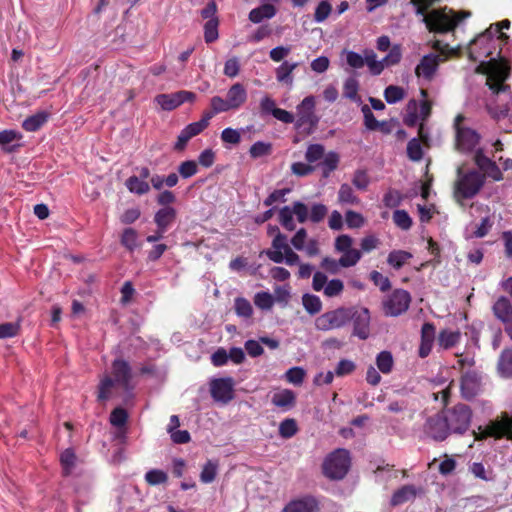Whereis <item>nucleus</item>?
<instances>
[{"label":"nucleus","mask_w":512,"mask_h":512,"mask_svg":"<svg viewBox=\"0 0 512 512\" xmlns=\"http://www.w3.org/2000/svg\"><path fill=\"white\" fill-rule=\"evenodd\" d=\"M509 77V67L501 63L490 65L488 83L492 97L486 103V109L495 120L508 118L512 121V95L505 80Z\"/></svg>","instance_id":"obj_1"},{"label":"nucleus","mask_w":512,"mask_h":512,"mask_svg":"<svg viewBox=\"0 0 512 512\" xmlns=\"http://www.w3.org/2000/svg\"><path fill=\"white\" fill-rule=\"evenodd\" d=\"M509 27L510 21L507 19L491 24L485 32L479 34L469 45V58L473 61L479 62L477 71L486 75V83H488L489 70L492 63H501L508 67L507 63L503 60L491 58L489 61H486L485 59L492 54L493 38L495 36L502 41H506L508 39V36L503 33L502 30L508 29Z\"/></svg>","instance_id":"obj_2"},{"label":"nucleus","mask_w":512,"mask_h":512,"mask_svg":"<svg viewBox=\"0 0 512 512\" xmlns=\"http://www.w3.org/2000/svg\"><path fill=\"white\" fill-rule=\"evenodd\" d=\"M131 368L126 361L117 359L112 364L111 375H104L100 380L98 398L106 400L118 394V390L129 392L131 385Z\"/></svg>","instance_id":"obj_3"},{"label":"nucleus","mask_w":512,"mask_h":512,"mask_svg":"<svg viewBox=\"0 0 512 512\" xmlns=\"http://www.w3.org/2000/svg\"><path fill=\"white\" fill-rule=\"evenodd\" d=\"M247 98L248 94L244 85L236 82L229 87L225 98L213 96L210 99L212 111L207 114H212L213 117L216 114L239 110L246 103Z\"/></svg>","instance_id":"obj_4"},{"label":"nucleus","mask_w":512,"mask_h":512,"mask_svg":"<svg viewBox=\"0 0 512 512\" xmlns=\"http://www.w3.org/2000/svg\"><path fill=\"white\" fill-rule=\"evenodd\" d=\"M484 182V174L475 170L463 172L462 169L459 168L454 192L456 200L460 202L462 199L474 197L480 191Z\"/></svg>","instance_id":"obj_5"},{"label":"nucleus","mask_w":512,"mask_h":512,"mask_svg":"<svg viewBox=\"0 0 512 512\" xmlns=\"http://www.w3.org/2000/svg\"><path fill=\"white\" fill-rule=\"evenodd\" d=\"M473 435L476 441H482L487 437L495 439L505 437L512 440V417L504 413L500 419L490 421L485 427L479 426L477 431H473Z\"/></svg>","instance_id":"obj_6"},{"label":"nucleus","mask_w":512,"mask_h":512,"mask_svg":"<svg viewBox=\"0 0 512 512\" xmlns=\"http://www.w3.org/2000/svg\"><path fill=\"white\" fill-rule=\"evenodd\" d=\"M351 464L350 454L346 449H336L323 462V473L326 477L339 480L348 472Z\"/></svg>","instance_id":"obj_7"},{"label":"nucleus","mask_w":512,"mask_h":512,"mask_svg":"<svg viewBox=\"0 0 512 512\" xmlns=\"http://www.w3.org/2000/svg\"><path fill=\"white\" fill-rule=\"evenodd\" d=\"M268 258L274 263L285 262L289 266L299 263L300 257L287 243V237L278 232L272 241V247L266 252Z\"/></svg>","instance_id":"obj_8"},{"label":"nucleus","mask_w":512,"mask_h":512,"mask_svg":"<svg viewBox=\"0 0 512 512\" xmlns=\"http://www.w3.org/2000/svg\"><path fill=\"white\" fill-rule=\"evenodd\" d=\"M443 416L451 433L463 434L470 426L472 411L465 404H457L443 412Z\"/></svg>","instance_id":"obj_9"},{"label":"nucleus","mask_w":512,"mask_h":512,"mask_svg":"<svg viewBox=\"0 0 512 512\" xmlns=\"http://www.w3.org/2000/svg\"><path fill=\"white\" fill-rule=\"evenodd\" d=\"M315 97H305L296 107V126L303 128L308 133L312 132L319 123V117L315 113Z\"/></svg>","instance_id":"obj_10"},{"label":"nucleus","mask_w":512,"mask_h":512,"mask_svg":"<svg viewBox=\"0 0 512 512\" xmlns=\"http://www.w3.org/2000/svg\"><path fill=\"white\" fill-rule=\"evenodd\" d=\"M462 121L461 115L455 119L456 149L462 153H469L478 146L481 136L476 130L464 126Z\"/></svg>","instance_id":"obj_11"},{"label":"nucleus","mask_w":512,"mask_h":512,"mask_svg":"<svg viewBox=\"0 0 512 512\" xmlns=\"http://www.w3.org/2000/svg\"><path fill=\"white\" fill-rule=\"evenodd\" d=\"M352 318L351 311L347 308H337L326 312L315 319V328L319 331L339 329L346 325Z\"/></svg>","instance_id":"obj_12"},{"label":"nucleus","mask_w":512,"mask_h":512,"mask_svg":"<svg viewBox=\"0 0 512 512\" xmlns=\"http://www.w3.org/2000/svg\"><path fill=\"white\" fill-rule=\"evenodd\" d=\"M411 302L410 294L403 289H396L382 302L386 316L396 317L406 312Z\"/></svg>","instance_id":"obj_13"},{"label":"nucleus","mask_w":512,"mask_h":512,"mask_svg":"<svg viewBox=\"0 0 512 512\" xmlns=\"http://www.w3.org/2000/svg\"><path fill=\"white\" fill-rule=\"evenodd\" d=\"M444 60L440 55L429 53L424 55L415 67V76L419 82H431L438 71L440 63Z\"/></svg>","instance_id":"obj_14"},{"label":"nucleus","mask_w":512,"mask_h":512,"mask_svg":"<svg viewBox=\"0 0 512 512\" xmlns=\"http://www.w3.org/2000/svg\"><path fill=\"white\" fill-rule=\"evenodd\" d=\"M423 432L428 438L435 441H443L451 433L443 414L429 417L423 426Z\"/></svg>","instance_id":"obj_15"},{"label":"nucleus","mask_w":512,"mask_h":512,"mask_svg":"<svg viewBox=\"0 0 512 512\" xmlns=\"http://www.w3.org/2000/svg\"><path fill=\"white\" fill-rule=\"evenodd\" d=\"M211 118L212 114L206 113L199 121L187 125L178 135L174 149L182 151L191 138L200 134L209 125Z\"/></svg>","instance_id":"obj_16"},{"label":"nucleus","mask_w":512,"mask_h":512,"mask_svg":"<svg viewBox=\"0 0 512 512\" xmlns=\"http://www.w3.org/2000/svg\"><path fill=\"white\" fill-rule=\"evenodd\" d=\"M492 310L495 317L505 325V331L512 340V303L504 296L499 297Z\"/></svg>","instance_id":"obj_17"},{"label":"nucleus","mask_w":512,"mask_h":512,"mask_svg":"<svg viewBox=\"0 0 512 512\" xmlns=\"http://www.w3.org/2000/svg\"><path fill=\"white\" fill-rule=\"evenodd\" d=\"M234 382L230 377L215 379L210 384L211 395L217 402L227 403L233 398Z\"/></svg>","instance_id":"obj_18"},{"label":"nucleus","mask_w":512,"mask_h":512,"mask_svg":"<svg viewBox=\"0 0 512 512\" xmlns=\"http://www.w3.org/2000/svg\"><path fill=\"white\" fill-rule=\"evenodd\" d=\"M481 389L480 376L474 371H468L463 374L461 379V393L466 399L475 397Z\"/></svg>","instance_id":"obj_19"},{"label":"nucleus","mask_w":512,"mask_h":512,"mask_svg":"<svg viewBox=\"0 0 512 512\" xmlns=\"http://www.w3.org/2000/svg\"><path fill=\"white\" fill-rule=\"evenodd\" d=\"M474 160L476 165L489 177L494 180L502 179V173L498 166L490 158H488L481 148L475 151Z\"/></svg>","instance_id":"obj_20"},{"label":"nucleus","mask_w":512,"mask_h":512,"mask_svg":"<svg viewBox=\"0 0 512 512\" xmlns=\"http://www.w3.org/2000/svg\"><path fill=\"white\" fill-rule=\"evenodd\" d=\"M60 464L63 475L72 476L78 473L80 460L72 448H67L60 454Z\"/></svg>","instance_id":"obj_21"},{"label":"nucleus","mask_w":512,"mask_h":512,"mask_svg":"<svg viewBox=\"0 0 512 512\" xmlns=\"http://www.w3.org/2000/svg\"><path fill=\"white\" fill-rule=\"evenodd\" d=\"M354 319V335L360 339H366L369 336L370 314L368 309L362 308L352 315Z\"/></svg>","instance_id":"obj_22"},{"label":"nucleus","mask_w":512,"mask_h":512,"mask_svg":"<svg viewBox=\"0 0 512 512\" xmlns=\"http://www.w3.org/2000/svg\"><path fill=\"white\" fill-rule=\"evenodd\" d=\"M318 505L314 498L303 497L290 501L282 509V512H317Z\"/></svg>","instance_id":"obj_23"},{"label":"nucleus","mask_w":512,"mask_h":512,"mask_svg":"<svg viewBox=\"0 0 512 512\" xmlns=\"http://www.w3.org/2000/svg\"><path fill=\"white\" fill-rule=\"evenodd\" d=\"M298 66V62L283 61L275 70L276 80L288 87H292L294 83L293 71Z\"/></svg>","instance_id":"obj_24"},{"label":"nucleus","mask_w":512,"mask_h":512,"mask_svg":"<svg viewBox=\"0 0 512 512\" xmlns=\"http://www.w3.org/2000/svg\"><path fill=\"white\" fill-rule=\"evenodd\" d=\"M296 395L290 389H281L276 391L271 398V402L276 407L287 411L295 405Z\"/></svg>","instance_id":"obj_25"},{"label":"nucleus","mask_w":512,"mask_h":512,"mask_svg":"<svg viewBox=\"0 0 512 512\" xmlns=\"http://www.w3.org/2000/svg\"><path fill=\"white\" fill-rule=\"evenodd\" d=\"M435 337V328L430 323H425L421 329V345L419 348V356L425 358L429 355L432 349Z\"/></svg>","instance_id":"obj_26"},{"label":"nucleus","mask_w":512,"mask_h":512,"mask_svg":"<svg viewBox=\"0 0 512 512\" xmlns=\"http://www.w3.org/2000/svg\"><path fill=\"white\" fill-rule=\"evenodd\" d=\"M176 218V210L171 207L159 209L154 216V221L161 231H167Z\"/></svg>","instance_id":"obj_27"},{"label":"nucleus","mask_w":512,"mask_h":512,"mask_svg":"<svg viewBox=\"0 0 512 512\" xmlns=\"http://www.w3.org/2000/svg\"><path fill=\"white\" fill-rule=\"evenodd\" d=\"M277 13L276 8L272 4H263L259 7L252 9L249 12L248 18L253 23H260L265 19L273 18Z\"/></svg>","instance_id":"obj_28"},{"label":"nucleus","mask_w":512,"mask_h":512,"mask_svg":"<svg viewBox=\"0 0 512 512\" xmlns=\"http://www.w3.org/2000/svg\"><path fill=\"white\" fill-rule=\"evenodd\" d=\"M365 64L368 66L369 71L373 75H379L385 69L383 60H378L377 55L373 50L367 49L364 51Z\"/></svg>","instance_id":"obj_29"},{"label":"nucleus","mask_w":512,"mask_h":512,"mask_svg":"<svg viewBox=\"0 0 512 512\" xmlns=\"http://www.w3.org/2000/svg\"><path fill=\"white\" fill-rule=\"evenodd\" d=\"M48 120V114L46 112L36 113L23 121V128L26 131L34 132L37 131L42 125Z\"/></svg>","instance_id":"obj_30"},{"label":"nucleus","mask_w":512,"mask_h":512,"mask_svg":"<svg viewBox=\"0 0 512 512\" xmlns=\"http://www.w3.org/2000/svg\"><path fill=\"white\" fill-rule=\"evenodd\" d=\"M498 371L502 377H512V350H504L498 361Z\"/></svg>","instance_id":"obj_31"},{"label":"nucleus","mask_w":512,"mask_h":512,"mask_svg":"<svg viewBox=\"0 0 512 512\" xmlns=\"http://www.w3.org/2000/svg\"><path fill=\"white\" fill-rule=\"evenodd\" d=\"M219 462L217 460H208L200 473V480L205 484L212 483L218 473Z\"/></svg>","instance_id":"obj_32"},{"label":"nucleus","mask_w":512,"mask_h":512,"mask_svg":"<svg viewBox=\"0 0 512 512\" xmlns=\"http://www.w3.org/2000/svg\"><path fill=\"white\" fill-rule=\"evenodd\" d=\"M359 82L355 77H349L345 80L343 86V95L355 103H361L358 95Z\"/></svg>","instance_id":"obj_33"},{"label":"nucleus","mask_w":512,"mask_h":512,"mask_svg":"<svg viewBox=\"0 0 512 512\" xmlns=\"http://www.w3.org/2000/svg\"><path fill=\"white\" fill-rule=\"evenodd\" d=\"M127 189L134 194L143 195L149 192L150 186L148 182L140 179L138 176H131L125 183Z\"/></svg>","instance_id":"obj_34"},{"label":"nucleus","mask_w":512,"mask_h":512,"mask_svg":"<svg viewBox=\"0 0 512 512\" xmlns=\"http://www.w3.org/2000/svg\"><path fill=\"white\" fill-rule=\"evenodd\" d=\"M446 383L445 380H433L432 385L434 391L432 392L434 400H440L442 404L446 405L450 394V384L443 386Z\"/></svg>","instance_id":"obj_35"},{"label":"nucleus","mask_w":512,"mask_h":512,"mask_svg":"<svg viewBox=\"0 0 512 512\" xmlns=\"http://www.w3.org/2000/svg\"><path fill=\"white\" fill-rule=\"evenodd\" d=\"M412 258L410 252L404 250H394L388 255L387 262L394 269H400L409 259Z\"/></svg>","instance_id":"obj_36"},{"label":"nucleus","mask_w":512,"mask_h":512,"mask_svg":"<svg viewBox=\"0 0 512 512\" xmlns=\"http://www.w3.org/2000/svg\"><path fill=\"white\" fill-rule=\"evenodd\" d=\"M460 337L459 331L443 330L438 336V343L440 347L449 349L459 342Z\"/></svg>","instance_id":"obj_37"},{"label":"nucleus","mask_w":512,"mask_h":512,"mask_svg":"<svg viewBox=\"0 0 512 512\" xmlns=\"http://www.w3.org/2000/svg\"><path fill=\"white\" fill-rule=\"evenodd\" d=\"M338 202L340 204L358 205L360 199L355 195L350 185L342 184L338 191Z\"/></svg>","instance_id":"obj_38"},{"label":"nucleus","mask_w":512,"mask_h":512,"mask_svg":"<svg viewBox=\"0 0 512 512\" xmlns=\"http://www.w3.org/2000/svg\"><path fill=\"white\" fill-rule=\"evenodd\" d=\"M155 100L163 110H173L181 105L177 92L172 94H160Z\"/></svg>","instance_id":"obj_39"},{"label":"nucleus","mask_w":512,"mask_h":512,"mask_svg":"<svg viewBox=\"0 0 512 512\" xmlns=\"http://www.w3.org/2000/svg\"><path fill=\"white\" fill-rule=\"evenodd\" d=\"M302 304L305 310L311 315L319 313L322 309V302L320 298L313 294H304L302 296Z\"/></svg>","instance_id":"obj_40"},{"label":"nucleus","mask_w":512,"mask_h":512,"mask_svg":"<svg viewBox=\"0 0 512 512\" xmlns=\"http://www.w3.org/2000/svg\"><path fill=\"white\" fill-rule=\"evenodd\" d=\"M376 365L380 372L389 374L394 365V360L391 352L382 351L376 357Z\"/></svg>","instance_id":"obj_41"},{"label":"nucleus","mask_w":512,"mask_h":512,"mask_svg":"<svg viewBox=\"0 0 512 512\" xmlns=\"http://www.w3.org/2000/svg\"><path fill=\"white\" fill-rule=\"evenodd\" d=\"M415 494L416 492L413 486H404L393 494L391 503L394 506L403 504L414 498Z\"/></svg>","instance_id":"obj_42"},{"label":"nucleus","mask_w":512,"mask_h":512,"mask_svg":"<svg viewBox=\"0 0 512 512\" xmlns=\"http://www.w3.org/2000/svg\"><path fill=\"white\" fill-rule=\"evenodd\" d=\"M405 97V90L396 85H389L384 90V98L388 104H395Z\"/></svg>","instance_id":"obj_43"},{"label":"nucleus","mask_w":512,"mask_h":512,"mask_svg":"<svg viewBox=\"0 0 512 512\" xmlns=\"http://www.w3.org/2000/svg\"><path fill=\"white\" fill-rule=\"evenodd\" d=\"M339 162V157L335 152H329L323 156V160L320 163L323 175L327 177L332 171H334Z\"/></svg>","instance_id":"obj_44"},{"label":"nucleus","mask_w":512,"mask_h":512,"mask_svg":"<svg viewBox=\"0 0 512 512\" xmlns=\"http://www.w3.org/2000/svg\"><path fill=\"white\" fill-rule=\"evenodd\" d=\"M420 94H421L422 100L419 103L418 115H419V122L422 123L429 117V115L431 113V103L427 100V96H428L427 90L421 89ZM422 127H423V125L421 124L420 131H422ZM419 133H421V132H419ZM420 136L423 137L422 134H420Z\"/></svg>","instance_id":"obj_45"},{"label":"nucleus","mask_w":512,"mask_h":512,"mask_svg":"<svg viewBox=\"0 0 512 512\" xmlns=\"http://www.w3.org/2000/svg\"><path fill=\"white\" fill-rule=\"evenodd\" d=\"M361 256V252L353 248L346 252H342V256L339 258V261L343 268H349L355 266L361 259Z\"/></svg>","instance_id":"obj_46"},{"label":"nucleus","mask_w":512,"mask_h":512,"mask_svg":"<svg viewBox=\"0 0 512 512\" xmlns=\"http://www.w3.org/2000/svg\"><path fill=\"white\" fill-rule=\"evenodd\" d=\"M235 312L239 317L250 318L253 314V308L251 303L242 297H238L234 302Z\"/></svg>","instance_id":"obj_47"},{"label":"nucleus","mask_w":512,"mask_h":512,"mask_svg":"<svg viewBox=\"0 0 512 512\" xmlns=\"http://www.w3.org/2000/svg\"><path fill=\"white\" fill-rule=\"evenodd\" d=\"M419 103L416 100H410L406 108V116L404 121L409 126H414L419 123Z\"/></svg>","instance_id":"obj_48"},{"label":"nucleus","mask_w":512,"mask_h":512,"mask_svg":"<svg viewBox=\"0 0 512 512\" xmlns=\"http://www.w3.org/2000/svg\"><path fill=\"white\" fill-rule=\"evenodd\" d=\"M293 215L294 214L290 206H284L279 211V222L288 231H293L296 228Z\"/></svg>","instance_id":"obj_49"},{"label":"nucleus","mask_w":512,"mask_h":512,"mask_svg":"<svg viewBox=\"0 0 512 512\" xmlns=\"http://www.w3.org/2000/svg\"><path fill=\"white\" fill-rule=\"evenodd\" d=\"M218 36V18H212L204 25V39L206 43H212L218 39Z\"/></svg>","instance_id":"obj_50"},{"label":"nucleus","mask_w":512,"mask_h":512,"mask_svg":"<svg viewBox=\"0 0 512 512\" xmlns=\"http://www.w3.org/2000/svg\"><path fill=\"white\" fill-rule=\"evenodd\" d=\"M272 151V145L267 142L257 141L249 149L252 158L257 159L269 155Z\"/></svg>","instance_id":"obj_51"},{"label":"nucleus","mask_w":512,"mask_h":512,"mask_svg":"<svg viewBox=\"0 0 512 512\" xmlns=\"http://www.w3.org/2000/svg\"><path fill=\"white\" fill-rule=\"evenodd\" d=\"M168 479L166 472L160 469H152L146 472L145 480L149 485L155 486L165 483Z\"/></svg>","instance_id":"obj_52"},{"label":"nucleus","mask_w":512,"mask_h":512,"mask_svg":"<svg viewBox=\"0 0 512 512\" xmlns=\"http://www.w3.org/2000/svg\"><path fill=\"white\" fill-rule=\"evenodd\" d=\"M255 305L262 310H269L274 304L273 296L269 292H258L254 296Z\"/></svg>","instance_id":"obj_53"},{"label":"nucleus","mask_w":512,"mask_h":512,"mask_svg":"<svg viewBox=\"0 0 512 512\" xmlns=\"http://www.w3.org/2000/svg\"><path fill=\"white\" fill-rule=\"evenodd\" d=\"M305 374V370L302 367H292L286 371L284 377L289 383L300 385L303 383Z\"/></svg>","instance_id":"obj_54"},{"label":"nucleus","mask_w":512,"mask_h":512,"mask_svg":"<svg viewBox=\"0 0 512 512\" xmlns=\"http://www.w3.org/2000/svg\"><path fill=\"white\" fill-rule=\"evenodd\" d=\"M332 10L331 4L327 0H322L315 9L314 20L316 23L324 22Z\"/></svg>","instance_id":"obj_55"},{"label":"nucleus","mask_w":512,"mask_h":512,"mask_svg":"<svg viewBox=\"0 0 512 512\" xmlns=\"http://www.w3.org/2000/svg\"><path fill=\"white\" fill-rule=\"evenodd\" d=\"M402 58V49L399 44H395L391 47L389 53L382 59L385 68L398 64Z\"/></svg>","instance_id":"obj_56"},{"label":"nucleus","mask_w":512,"mask_h":512,"mask_svg":"<svg viewBox=\"0 0 512 512\" xmlns=\"http://www.w3.org/2000/svg\"><path fill=\"white\" fill-rule=\"evenodd\" d=\"M344 289V284L340 279H332L328 281L323 293L326 297L332 298L339 296Z\"/></svg>","instance_id":"obj_57"},{"label":"nucleus","mask_w":512,"mask_h":512,"mask_svg":"<svg viewBox=\"0 0 512 512\" xmlns=\"http://www.w3.org/2000/svg\"><path fill=\"white\" fill-rule=\"evenodd\" d=\"M394 223L403 230H408L412 225V219L404 210H396L393 213Z\"/></svg>","instance_id":"obj_58"},{"label":"nucleus","mask_w":512,"mask_h":512,"mask_svg":"<svg viewBox=\"0 0 512 512\" xmlns=\"http://www.w3.org/2000/svg\"><path fill=\"white\" fill-rule=\"evenodd\" d=\"M137 239V232L132 228H127L123 231L121 243L130 251H132L137 247Z\"/></svg>","instance_id":"obj_59"},{"label":"nucleus","mask_w":512,"mask_h":512,"mask_svg":"<svg viewBox=\"0 0 512 512\" xmlns=\"http://www.w3.org/2000/svg\"><path fill=\"white\" fill-rule=\"evenodd\" d=\"M240 72L239 58L234 56L226 60L223 73L229 78H235Z\"/></svg>","instance_id":"obj_60"},{"label":"nucleus","mask_w":512,"mask_h":512,"mask_svg":"<svg viewBox=\"0 0 512 512\" xmlns=\"http://www.w3.org/2000/svg\"><path fill=\"white\" fill-rule=\"evenodd\" d=\"M297 432V424L294 419H285L279 425V434L283 438H291Z\"/></svg>","instance_id":"obj_61"},{"label":"nucleus","mask_w":512,"mask_h":512,"mask_svg":"<svg viewBox=\"0 0 512 512\" xmlns=\"http://www.w3.org/2000/svg\"><path fill=\"white\" fill-rule=\"evenodd\" d=\"M324 156V147L320 144H311L307 147L305 158L309 163H314Z\"/></svg>","instance_id":"obj_62"},{"label":"nucleus","mask_w":512,"mask_h":512,"mask_svg":"<svg viewBox=\"0 0 512 512\" xmlns=\"http://www.w3.org/2000/svg\"><path fill=\"white\" fill-rule=\"evenodd\" d=\"M345 221L349 228H360L364 225L365 219L362 214L355 212L353 210H348L345 213Z\"/></svg>","instance_id":"obj_63"},{"label":"nucleus","mask_w":512,"mask_h":512,"mask_svg":"<svg viewBox=\"0 0 512 512\" xmlns=\"http://www.w3.org/2000/svg\"><path fill=\"white\" fill-rule=\"evenodd\" d=\"M407 154L412 161H419L423 156L422 147L418 139L413 138L408 142Z\"/></svg>","instance_id":"obj_64"}]
</instances>
